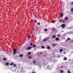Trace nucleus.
Segmentation results:
<instances>
[{
	"label": "nucleus",
	"mask_w": 73,
	"mask_h": 73,
	"mask_svg": "<svg viewBox=\"0 0 73 73\" xmlns=\"http://www.w3.org/2000/svg\"><path fill=\"white\" fill-rule=\"evenodd\" d=\"M60 73H63V72H64L63 71V70H61V71H60Z\"/></svg>",
	"instance_id": "aec40b11"
},
{
	"label": "nucleus",
	"mask_w": 73,
	"mask_h": 73,
	"mask_svg": "<svg viewBox=\"0 0 73 73\" xmlns=\"http://www.w3.org/2000/svg\"><path fill=\"white\" fill-rule=\"evenodd\" d=\"M36 45H33V47H34V48H35V47H36Z\"/></svg>",
	"instance_id": "b1692460"
},
{
	"label": "nucleus",
	"mask_w": 73,
	"mask_h": 73,
	"mask_svg": "<svg viewBox=\"0 0 73 73\" xmlns=\"http://www.w3.org/2000/svg\"><path fill=\"white\" fill-rule=\"evenodd\" d=\"M40 53L41 54H42V52H40Z\"/></svg>",
	"instance_id": "de8ad7c7"
},
{
	"label": "nucleus",
	"mask_w": 73,
	"mask_h": 73,
	"mask_svg": "<svg viewBox=\"0 0 73 73\" xmlns=\"http://www.w3.org/2000/svg\"><path fill=\"white\" fill-rule=\"evenodd\" d=\"M64 19L66 21H67V20H68V17H65L64 18Z\"/></svg>",
	"instance_id": "39448f33"
},
{
	"label": "nucleus",
	"mask_w": 73,
	"mask_h": 73,
	"mask_svg": "<svg viewBox=\"0 0 73 73\" xmlns=\"http://www.w3.org/2000/svg\"><path fill=\"white\" fill-rule=\"evenodd\" d=\"M44 31L45 32H46V31H48V29H44Z\"/></svg>",
	"instance_id": "ddd939ff"
},
{
	"label": "nucleus",
	"mask_w": 73,
	"mask_h": 73,
	"mask_svg": "<svg viewBox=\"0 0 73 73\" xmlns=\"http://www.w3.org/2000/svg\"><path fill=\"white\" fill-rule=\"evenodd\" d=\"M61 27H62V28H64L65 27V25L64 24H62L61 26Z\"/></svg>",
	"instance_id": "f03ea898"
},
{
	"label": "nucleus",
	"mask_w": 73,
	"mask_h": 73,
	"mask_svg": "<svg viewBox=\"0 0 73 73\" xmlns=\"http://www.w3.org/2000/svg\"><path fill=\"white\" fill-rule=\"evenodd\" d=\"M71 3H72V4H73V2H72Z\"/></svg>",
	"instance_id": "c03bdc74"
},
{
	"label": "nucleus",
	"mask_w": 73,
	"mask_h": 73,
	"mask_svg": "<svg viewBox=\"0 0 73 73\" xmlns=\"http://www.w3.org/2000/svg\"><path fill=\"white\" fill-rule=\"evenodd\" d=\"M59 21H60V22H62V19H60V20Z\"/></svg>",
	"instance_id": "5701e85b"
},
{
	"label": "nucleus",
	"mask_w": 73,
	"mask_h": 73,
	"mask_svg": "<svg viewBox=\"0 0 73 73\" xmlns=\"http://www.w3.org/2000/svg\"><path fill=\"white\" fill-rule=\"evenodd\" d=\"M33 63L34 64H36V61L35 60L33 61Z\"/></svg>",
	"instance_id": "4468645a"
},
{
	"label": "nucleus",
	"mask_w": 73,
	"mask_h": 73,
	"mask_svg": "<svg viewBox=\"0 0 73 73\" xmlns=\"http://www.w3.org/2000/svg\"><path fill=\"white\" fill-rule=\"evenodd\" d=\"M19 56H20V57H23V54H21L19 55Z\"/></svg>",
	"instance_id": "f3484780"
},
{
	"label": "nucleus",
	"mask_w": 73,
	"mask_h": 73,
	"mask_svg": "<svg viewBox=\"0 0 73 73\" xmlns=\"http://www.w3.org/2000/svg\"><path fill=\"white\" fill-rule=\"evenodd\" d=\"M32 47L31 46L28 47L26 48V50H30V49H32Z\"/></svg>",
	"instance_id": "7ed1b4c3"
},
{
	"label": "nucleus",
	"mask_w": 73,
	"mask_h": 73,
	"mask_svg": "<svg viewBox=\"0 0 73 73\" xmlns=\"http://www.w3.org/2000/svg\"><path fill=\"white\" fill-rule=\"evenodd\" d=\"M56 44H52L53 46H54V45H55Z\"/></svg>",
	"instance_id": "f704fd0d"
},
{
	"label": "nucleus",
	"mask_w": 73,
	"mask_h": 73,
	"mask_svg": "<svg viewBox=\"0 0 73 73\" xmlns=\"http://www.w3.org/2000/svg\"><path fill=\"white\" fill-rule=\"evenodd\" d=\"M55 40L56 41H59V38H56Z\"/></svg>",
	"instance_id": "0eeeda50"
},
{
	"label": "nucleus",
	"mask_w": 73,
	"mask_h": 73,
	"mask_svg": "<svg viewBox=\"0 0 73 73\" xmlns=\"http://www.w3.org/2000/svg\"><path fill=\"white\" fill-rule=\"evenodd\" d=\"M72 32H73L72 33V34H73V31H72Z\"/></svg>",
	"instance_id": "a18cd8bd"
},
{
	"label": "nucleus",
	"mask_w": 73,
	"mask_h": 73,
	"mask_svg": "<svg viewBox=\"0 0 73 73\" xmlns=\"http://www.w3.org/2000/svg\"><path fill=\"white\" fill-rule=\"evenodd\" d=\"M35 23H37V21H34Z\"/></svg>",
	"instance_id": "72a5a7b5"
},
{
	"label": "nucleus",
	"mask_w": 73,
	"mask_h": 73,
	"mask_svg": "<svg viewBox=\"0 0 73 73\" xmlns=\"http://www.w3.org/2000/svg\"><path fill=\"white\" fill-rule=\"evenodd\" d=\"M60 52H62V49H61L60 50Z\"/></svg>",
	"instance_id": "bb28decb"
},
{
	"label": "nucleus",
	"mask_w": 73,
	"mask_h": 73,
	"mask_svg": "<svg viewBox=\"0 0 73 73\" xmlns=\"http://www.w3.org/2000/svg\"><path fill=\"white\" fill-rule=\"evenodd\" d=\"M49 39V37H47L46 38L44 39H43V41H48Z\"/></svg>",
	"instance_id": "f257e3e1"
},
{
	"label": "nucleus",
	"mask_w": 73,
	"mask_h": 73,
	"mask_svg": "<svg viewBox=\"0 0 73 73\" xmlns=\"http://www.w3.org/2000/svg\"><path fill=\"white\" fill-rule=\"evenodd\" d=\"M71 12H73V8H72V9H71Z\"/></svg>",
	"instance_id": "a211bd4d"
},
{
	"label": "nucleus",
	"mask_w": 73,
	"mask_h": 73,
	"mask_svg": "<svg viewBox=\"0 0 73 73\" xmlns=\"http://www.w3.org/2000/svg\"><path fill=\"white\" fill-rule=\"evenodd\" d=\"M63 16V13H62L60 14V17H62Z\"/></svg>",
	"instance_id": "1a4fd4ad"
},
{
	"label": "nucleus",
	"mask_w": 73,
	"mask_h": 73,
	"mask_svg": "<svg viewBox=\"0 0 73 73\" xmlns=\"http://www.w3.org/2000/svg\"><path fill=\"white\" fill-rule=\"evenodd\" d=\"M63 66H61V67H60V68H63Z\"/></svg>",
	"instance_id": "4c0bfd02"
},
{
	"label": "nucleus",
	"mask_w": 73,
	"mask_h": 73,
	"mask_svg": "<svg viewBox=\"0 0 73 73\" xmlns=\"http://www.w3.org/2000/svg\"><path fill=\"white\" fill-rule=\"evenodd\" d=\"M14 66H16V64H14V65H13Z\"/></svg>",
	"instance_id": "c9c22d12"
},
{
	"label": "nucleus",
	"mask_w": 73,
	"mask_h": 73,
	"mask_svg": "<svg viewBox=\"0 0 73 73\" xmlns=\"http://www.w3.org/2000/svg\"><path fill=\"white\" fill-rule=\"evenodd\" d=\"M64 32L63 31H61V32H62H62Z\"/></svg>",
	"instance_id": "37998d69"
},
{
	"label": "nucleus",
	"mask_w": 73,
	"mask_h": 73,
	"mask_svg": "<svg viewBox=\"0 0 73 73\" xmlns=\"http://www.w3.org/2000/svg\"><path fill=\"white\" fill-rule=\"evenodd\" d=\"M47 68L48 69H50V67H49V66H47Z\"/></svg>",
	"instance_id": "2eb2a0df"
},
{
	"label": "nucleus",
	"mask_w": 73,
	"mask_h": 73,
	"mask_svg": "<svg viewBox=\"0 0 73 73\" xmlns=\"http://www.w3.org/2000/svg\"><path fill=\"white\" fill-rule=\"evenodd\" d=\"M34 20H35V21H36V20H36V19H35Z\"/></svg>",
	"instance_id": "79ce46f5"
},
{
	"label": "nucleus",
	"mask_w": 73,
	"mask_h": 73,
	"mask_svg": "<svg viewBox=\"0 0 73 73\" xmlns=\"http://www.w3.org/2000/svg\"><path fill=\"white\" fill-rule=\"evenodd\" d=\"M32 73H35V72H32Z\"/></svg>",
	"instance_id": "a19ab883"
},
{
	"label": "nucleus",
	"mask_w": 73,
	"mask_h": 73,
	"mask_svg": "<svg viewBox=\"0 0 73 73\" xmlns=\"http://www.w3.org/2000/svg\"><path fill=\"white\" fill-rule=\"evenodd\" d=\"M68 73H70V72L69 71H68Z\"/></svg>",
	"instance_id": "473e14b6"
},
{
	"label": "nucleus",
	"mask_w": 73,
	"mask_h": 73,
	"mask_svg": "<svg viewBox=\"0 0 73 73\" xmlns=\"http://www.w3.org/2000/svg\"><path fill=\"white\" fill-rule=\"evenodd\" d=\"M56 37V35H54L52 37V38H55Z\"/></svg>",
	"instance_id": "423d86ee"
},
{
	"label": "nucleus",
	"mask_w": 73,
	"mask_h": 73,
	"mask_svg": "<svg viewBox=\"0 0 73 73\" xmlns=\"http://www.w3.org/2000/svg\"><path fill=\"white\" fill-rule=\"evenodd\" d=\"M31 58V56H30V57H29V58Z\"/></svg>",
	"instance_id": "e433bc0d"
},
{
	"label": "nucleus",
	"mask_w": 73,
	"mask_h": 73,
	"mask_svg": "<svg viewBox=\"0 0 73 73\" xmlns=\"http://www.w3.org/2000/svg\"><path fill=\"white\" fill-rule=\"evenodd\" d=\"M44 46H42V49H44Z\"/></svg>",
	"instance_id": "c756f323"
},
{
	"label": "nucleus",
	"mask_w": 73,
	"mask_h": 73,
	"mask_svg": "<svg viewBox=\"0 0 73 73\" xmlns=\"http://www.w3.org/2000/svg\"><path fill=\"white\" fill-rule=\"evenodd\" d=\"M3 60H6V58H3Z\"/></svg>",
	"instance_id": "cd10ccee"
},
{
	"label": "nucleus",
	"mask_w": 73,
	"mask_h": 73,
	"mask_svg": "<svg viewBox=\"0 0 73 73\" xmlns=\"http://www.w3.org/2000/svg\"><path fill=\"white\" fill-rule=\"evenodd\" d=\"M67 40H68V41H69V40H70V38H67Z\"/></svg>",
	"instance_id": "6ab92c4d"
},
{
	"label": "nucleus",
	"mask_w": 73,
	"mask_h": 73,
	"mask_svg": "<svg viewBox=\"0 0 73 73\" xmlns=\"http://www.w3.org/2000/svg\"><path fill=\"white\" fill-rule=\"evenodd\" d=\"M55 30H56V29L55 28H53L52 29V30L53 31H55Z\"/></svg>",
	"instance_id": "a878e982"
},
{
	"label": "nucleus",
	"mask_w": 73,
	"mask_h": 73,
	"mask_svg": "<svg viewBox=\"0 0 73 73\" xmlns=\"http://www.w3.org/2000/svg\"><path fill=\"white\" fill-rule=\"evenodd\" d=\"M65 22V20H63L62 21V23H64Z\"/></svg>",
	"instance_id": "4be33fe9"
},
{
	"label": "nucleus",
	"mask_w": 73,
	"mask_h": 73,
	"mask_svg": "<svg viewBox=\"0 0 73 73\" xmlns=\"http://www.w3.org/2000/svg\"><path fill=\"white\" fill-rule=\"evenodd\" d=\"M64 60H67V58H66V57H65L64 58H63Z\"/></svg>",
	"instance_id": "6e6552de"
},
{
	"label": "nucleus",
	"mask_w": 73,
	"mask_h": 73,
	"mask_svg": "<svg viewBox=\"0 0 73 73\" xmlns=\"http://www.w3.org/2000/svg\"><path fill=\"white\" fill-rule=\"evenodd\" d=\"M31 35H29L28 36V38L29 39H30V38H31Z\"/></svg>",
	"instance_id": "f8f14e48"
},
{
	"label": "nucleus",
	"mask_w": 73,
	"mask_h": 73,
	"mask_svg": "<svg viewBox=\"0 0 73 73\" xmlns=\"http://www.w3.org/2000/svg\"><path fill=\"white\" fill-rule=\"evenodd\" d=\"M55 22H56V21L55 20H54L52 21V23H54Z\"/></svg>",
	"instance_id": "9d476101"
},
{
	"label": "nucleus",
	"mask_w": 73,
	"mask_h": 73,
	"mask_svg": "<svg viewBox=\"0 0 73 73\" xmlns=\"http://www.w3.org/2000/svg\"><path fill=\"white\" fill-rule=\"evenodd\" d=\"M47 49H50V47L49 46H48L47 47Z\"/></svg>",
	"instance_id": "dca6fc26"
},
{
	"label": "nucleus",
	"mask_w": 73,
	"mask_h": 73,
	"mask_svg": "<svg viewBox=\"0 0 73 73\" xmlns=\"http://www.w3.org/2000/svg\"><path fill=\"white\" fill-rule=\"evenodd\" d=\"M60 36V34H58L57 35L58 37H59V36Z\"/></svg>",
	"instance_id": "7c9ffc66"
},
{
	"label": "nucleus",
	"mask_w": 73,
	"mask_h": 73,
	"mask_svg": "<svg viewBox=\"0 0 73 73\" xmlns=\"http://www.w3.org/2000/svg\"><path fill=\"white\" fill-rule=\"evenodd\" d=\"M35 65H36V64H35Z\"/></svg>",
	"instance_id": "09e8293b"
},
{
	"label": "nucleus",
	"mask_w": 73,
	"mask_h": 73,
	"mask_svg": "<svg viewBox=\"0 0 73 73\" xmlns=\"http://www.w3.org/2000/svg\"><path fill=\"white\" fill-rule=\"evenodd\" d=\"M13 65V63H12L11 64V65Z\"/></svg>",
	"instance_id": "393cba45"
},
{
	"label": "nucleus",
	"mask_w": 73,
	"mask_h": 73,
	"mask_svg": "<svg viewBox=\"0 0 73 73\" xmlns=\"http://www.w3.org/2000/svg\"><path fill=\"white\" fill-rule=\"evenodd\" d=\"M37 24L38 25H40V23H38Z\"/></svg>",
	"instance_id": "2f4dec72"
},
{
	"label": "nucleus",
	"mask_w": 73,
	"mask_h": 73,
	"mask_svg": "<svg viewBox=\"0 0 73 73\" xmlns=\"http://www.w3.org/2000/svg\"><path fill=\"white\" fill-rule=\"evenodd\" d=\"M72 42H73V40H72Z\"/></svg>",
	"instance_id": "ea45409f"
},
{
	"label": "nucleus",
	"mask_w": 73,
	"mask_h": 73,
	"mask_svg": "<svg viewBox=\"0 0 73 73\" xmlns=\"http://www.w3.org/2000/svg\"><path fill=\"white\" fill-rule=\"evenodd\" d=\"M17 50V49H16L13 50V54H16V52H16Z\"/></svg>",
	"instance_id": "20e7f679"
},
{
	"label": "nucleus",
	"mask_w": 73,
	"mask_h": 73,
	"mask_svg": "<svg viewBox=\"0 0 73 73\" xmlns=\"http://www.w3.org/2000/svg\"><path fill=\"white\" fill-rule=\"evenodd\" d=\"M33 45V43H32L30 44V45H31V46H32V45Z\"/></svg>",
	"instance_id": "c85d7f7f"
},
{
	"label": "nucleus",
	"mask_w": 73,
	"mask_h": 73,
	"mask_svg": "<svg viewBox=\"0 0 73 73\" xmlns=\"http://www.w3.org/2000/svg\"><path fill=\"white\" fill-rule=\"evenodd\" d=\"M64 54H66V52H64Z\"/></svg>",
	"instance_id": "58836bf2"
},
{
	"label": "nucleus",
	"mask_w": 73,
	"mask_h": 73,
	"mask_svg": "<svg viewBox=\"0 0 73 73\" xmlns=\"http://www.w3.org/2000/svg\"><path fill=\"white\" fill-rule=\"evenodd\" d=\"M32 12H33V10H32Z\"/></svg>",
	"instance_id": "49530a36"
},
{
	"label": "nucleus",
	"mask_w": 73,
	"mask_h": 73,
	"mask_svg": "<svg viewBox=\"0 0 73 73\" xmlns=\"http://www.w3.org/2000/svg\"><path fill=\"white\" fill-rule=\"evenodd\" d=\"M9 64L8 62H7L5 63L6 65H9Z\"/></svg>",
	"instance_id": "9b49d317"
},
{
	"label": "nucleus",
	"mask_w": 73,
	"mask_h": 73,
	"mask_svg": "<svg viewBox=\"0 0 73 73\" xmlns=\"http://www.w3.org/2000/svg\"><path fill=\"white\" fill-rule=\"evenodd\" d=\"M28 54H31V52H29Z\"/></svg>",
	"instance_id": "412c9836"
}]
</instances>
